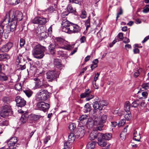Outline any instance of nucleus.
I'll return each mask as SVG.
<instances>
[{
    "instance_id": "10",
    "label": "nucleus",
    "mask_w": 149,
    "mask_h": 149,
    "mask_svg": "<svg viewBox=\"0 0 149 149\" xmlns=\"http://www.w3.org/2000/svg\"><path fill=\"white\" fill-rule=\"evenodd\" d=\"M91 91L89 89L85 90L84 93L81 94L80 95V97L81 98L86 97V101H89L91 99L94 97V95L91 94Z\"/></svg>"
},
{
    "instance_id": "16",
    "label": "nucleus",
    "mask_w": 149,
    "mask_h": 149,
    "mask_svg": "<svg viewBox=\"0 0 149 149\" xmlns=\"http://www.w3.org/2000/svg\"><path fill=\"white\" fill-rule=\"evenodd\" d=\"M17 23V22L16 20L14 21L13 20H11L10 24V31L8 30L6 33H9L10 31L12 32L14 31L16 29Z\"/></svg>"
},
{
    "instance_id": "17",
    "label": "nucleus",
    "mask_w": 149,
    "mask_h": 149,
    "mask_svg": "<svg viewBox=\"0 0 149 149\" xmlns=\"http://www.w3.org/2000/svg\"><path fill=\"white\" fill-rule=\"evenodd\" d=\"M29 115L27 113H25L22 114L19 120V123H21V124L25 123L28 119Z\"/></svg>"
},
{
    "instance_id": "31",
    "label": "nucleus",
    "mask_w": 149,
    "mask_h": 149,
    "mask_svg": "<svg viewBox=\"0 0 149 149\" xmlns=\"http://www.w3.org/2000/svg\"><path fill=\"white\" fill-rule=\"evenodd\" d=\"M75 139V136H74V134L72 133H70L68 136V141L72 143L74 141Z\"/></svg>"
},
{
    "instance_id": "40",
    "label": "nucleus",
    "mask_w": 149,
    "mask_h": 149,
    "mask_svg": "<svg viewBox=\"0 0 149 149\" xmlns=\"http://www.w3.org/2000/svg\"><path fill=\"white\" fill-rule=\"evenodd\" d=\"M84 109L85 110L87 113L90 112L91 110L90 104L88 103L86 104L84 106Z\"/></svg>"
},
{
    "instance_id": "6",
    "label": "nucleus",
    "mask_w": 149,
    "mask_h": 149,
    "mask_svg": "<svg viewBox=\"0 0 149 149\" xmlns=\"http://www.w3.org/2000/svg\"><path fill=\"white\" fill-rule=\"evenodd\" d=\"M72 24L66 19L63 20L61 24L63 26V31L69 33Z\"/></svg>"
},
{
    "instance_id": "12",
    "label": "nucleus",
    "mask_w": 149,
    "mask_h": 149,
    "mask_svg": "<svg viewBox=\"0 0 149 149\" xmlns=\"http://www.w3.org/2000/svg\"><path fill=\"white\" fill-rule=\"evenodd\" d=\"M17 107H22L24 106L26 104V101L22 97L19 96H17L15 99Z\"/></svg>"
},
{
    "instance_id": "28",
    "label": "nucleus",
    "mask_w": 149,
    "mask_h": 149,
    "mask_svg": "<svg viewBox=\"0 0 149 149\" xmlns=\"http://www.w3.org/2000/svg\"><path fill=\"white\" fill-rule=\"evenodd\" d=\"M131 104L129 101H126L124 105V109L126 112H129Z\"/></svg>"
},
{
    "instance_id": "43",
    "label": "nucleus",
    "mask_w": 149,
    "mask_h": 149,
    "mask_svg": "<svg viewBox=\"0 0 149 149\" xmlns=\"http://www.w3.org/2000/svg\"><path fill=\"white\" fill-rule=\"evenodd\" d=\"M88 117L89 116L86 114L83 115L79 117V120L81 121H83L87 119Z\"/></svg>"
},
{
    "instance_id": "27",
    "label": "nucleus",
    "mask_w": 149,
    "mask_h": 149,
    "mask_svg": "<svg viewBox=\"0 0 149 149\" xmlns=\"http://www.w3.org/2000/svg\"><path fill=\"white\" fill-rule=\"evenodd\" d=\"M97 131H93L91 132L89 136V139L92 140H94L95 138H97Z\"/></svg>"
},
{
    "instance_id": "22",
    "label": "nucleus",
    "mask_w": 149,
    "mask_h": 149,
    "mask_svg": "<svg viewBox=\"0 0 149 149\" xmlns=\"http://www.w3.org/2000/svg\"><path fill=\"white\" fill-rule=\"evenodd\" d=\"M36 33L38 35H40L42 38H45V35H46V32L45 31L41 30V28H38L36 30Z\"/></svg>"
},
{
    "instance_id": "52",
    "label": "nucleus",
    "mask_w": 149,
    "mask_h": 149,
    "mask_svg": "<svg viewBox=\"0 0 149 149\" xmlns=\"http://www.w3.org/2000/svg\"><path fill=\"white\" fill-rule=\"evenodd\" d=\"M15 88L16 90L19 91L22 88L21 84L19 83L16 84L15 85Z\"/></svg>"
},
{
    "instance_id": "59",
    "label": "nucleus",
    "mask_w": 149,
    "mask_h": 149,
    "mask_svg": "<svg viewBox=\"0 0 149 149\" xmlns=\"http://www.w3.org/2000/svg\"><path fill=\"white\" fill-rule=\"evenodd\" d=\"M25 40L21 38L20 40V45L21 47L23 46L25 44Z\"/></svg>"
},
{
    "instance_id": "7",
    "label": "nucleus",
    "mask_w": 149,
    "mask_h": 149,
    "mask_svg": "<svg viewBox=\"0 0 149 149\" xmlns=\"http://www.w3.org/2000/svg\"><path fill=\"white\" fill-rule=\"evenodd\" d=\"M108 104L107 102L105 100H100L99 102H95L93 103V107L95 110L98 109L102 110L104 106H107Z\"/></svg>"
},
{
    "instance_id": "62",
    "label": "nucleus",
    "mask_w": 149,
    "mask_h": 149,
    "mask_svg": "<svg viewBox=\"0 0 149 149\" xmlns=\"http://www.w3.org/2000/svg\"><path fill=\"white\" fill-rule=\"evenodd\" d=\"M50 139V136H48L44 139V142L45 144H47L48 141Z\"/></svg>"
},
{
    "instance_id": "54",
    "label": "nucleus",
    "mask_w": 149,
    "mask_h": 149,
    "mask_svg": "<svg viewBox=\"0 0 149 149\" xmlns=\"http://www.w3.org/2000/svg\"><path fill=\"white\" fill-rule=\"evenodd\" d=\"M2 100L5 103L8 104L10 103L9 99L8 97H4L3 98Z\"/></svg>"
},
{
    "instance_id": "50",
    "label": "nucleus",
    "mask_w": 149,
    "mask_h": 149,
    "mask_svg": "<svg viewBox=\"0 0 149 149\" xmlns=\"http://www.w3.org/2000/svg\"><path fill=\"white\" fill-rule=\"evenodd\" d=\"M142 70L141 69H139V70L136 71L134 74V76L135 77H137L140 74V73L142 71Z\"/></svg>"
},
{
    "instance_id": "37",
    "label": "nucleus",
    "mask_w": 149,
    "mask_h": 149,
    "mask_svg": "<svg viewBox=\"0 0 149 149\" xmlns=\"http://www.w3.org/2000/svg\"><path fill=\"white\" fill-rule=\"evenodd\" d=\"M140 103L139 101L138 100H134L132 103V106L133 107L136 108Z\"/></svg>"
},
{
    "instance_id": "18",
    "label": "nucleus",
    "mask_w": 149,
    "mask_h": 149,
    "mask_svg": "<svg viewBox=\"0 0 149 149\" xmlns=\"http://www.w3.org/2000/svg\"><path fill=\"white\" fill-rule=\"evenodd\" d=\"M49 49L51 54H53L56 51L58 52V49L56 48V45L55 44H51L49 46Z\"/></svg>"
},
{
    "instance_id": "47",
    "label": "nucleus",
    "mask_w": 149,
    "mask_h": 149,
    "mask_svg": "<svg viewBox=\"0 0 149 149\" xmlns=\"http://www.w3.org/2000/svg\"><path fill=\"white\" fill-rule=\"evenodd\" d=\"M18 68L19 70H23L26 68V66L25 64L23 63L22 64H20L18 66Z\"/></svg>"
},
{
    "instance_id": "39",
    "label": "nucleus",
    "mask_w": 149,
    "mask_h": 149,
    "mask_svg": "<svg viewBox=\"0 0 149 149\" xmlns=\"http://www.w3.org/2000/svg\"><path fill=\"white\" fill-rule=\"evenodd\" d=\"M76 127V124L74 123H70L68 128L71 131H73Z\"/></svg>"
},
{
    "instance_id": "2",
    "label": "nucleus",
    "mask_w": 149,
    "mask_h": 149,
    "mask_svg": "<svg viewBox=\"0 0 149 149\" xmlns=\"http://www.w3.org/2000/svg\"><path fill=\"white\" fill-rule=\"evenodd\" d=\"M55 44L56 48L58 49H64L69 50L71 49L72 46L67 45L66 41L63 39L60 38H56Z\"/></svg>"
},
{
    "instance_id": "34",
    "label": "nucleus",
    "mask_w": 149,
    "mask_h": 149,
    "mask_svg": "<svg viewBox=\"0 0 149 149\" xmlns=\"http://www.w3.org/2000/svg\"><path fill=\"white\" fill-rule=\"evenodd\" d=\"M8 2L10 4L15 5L20 3V0H8Z\"/></svg>"
},
{
    "instance_id": "20",
    "label": "nucleus",
    "mask_w": 149,
    "mask_h": 149,
    "mask_svg": "<svg viewBox=\"0 0 149 149\" xmlns=\"http://www.w3.org/2000/svg\"><path fill=\"white\" fill-rule=\"evenodd\" d=\"M6 21L9 22V20L8 19H5L0 25V37L2 36L3 33L5 34V30H3L4 25Z\"/></svg>"
},
{
    "instance_id": "21",
    "label": "nucleus",
    "mask_w": 149,
    "mask_h": 149,
    "mask_svg": "<svg viewBox=\"0 0 149 149\" xmlns=\"http://www.w3.org/2000/svg\"><path fill=\"white\" fill-rule=\"evenodd\" d=\"M133 139L137 141H140L141 137L139 133H138L136 130H134L133 132Z\"/></svg>"
},
{
    "instance_id": "3",
    "label": "nucleus",
    "mask_w": 149,
    "mask_h": 149,
    "mask_svg": "<svg viewBox=\"0 0 149 149\" xmlns=\"http://www.w3.org/2000/svg\"><path fill=\"white\" fill-rule=\"evenodd\" d=\"M9 16L11 20L17 21H21L22 18V13L19 11L15 10L14 9H11L9 13Z\"/></svg>"
},
{
    "instance_id": "41",
    "label": "nucleus",
    "mask_w": 149,
    "mask_h": 149,
    "mask_svg": "<svg viewBox=\"0 0 149 149\" xmlns=\"http://www.w3.org/2000/svg\"><path fill=\"white\" fill-rule=\"evenodd\" d=\"M67 8V10L69 13H74L75 12V9H74L72 6L70 4L68 5Z\"/></svg>"
},
{
    "instance_id": "55",
    "label": "nucleus",
    "mask_w": 149,
    "mask_h": 149,
    "mask_svg": "<svg viewBox=\"0 0 149 149\" xmlns=\"http://www.w3.org/2000/svg\"><path fill=\"white\" fill-rule=\"evenodd\" d=\"M123 13V10L121 8H120V12L118 13L117 14V16L116 17V21L118 20V18L119 17V15H121Z\"/></svg>"
},
{
    "instance_id": "61",
    "label": "nucleus",
    "mask_w": 149,
    "mask_h": 149,
    "mask_svg": "<svg viewBox=\"0 0 149 149\" xmlns=\"http://www.w3.org/2000/svg\"><path fill=\"white\" fill-rule=\"evenodd\" d=\"M86 40V38L84 36H82L80 39V41L81 43L84 42Z\"/></svg>"
},
{
    "instance_id": "60",
    "label": "nucleus",
    "mask_w": 149,
    "mask_h": 149,
    "mask_svg": "<svg viewBox=\"0 0 149 149\" xmlns=\"http://www.w3.org/2000/svg\"><path fill=\"white\" fill-rule=\"evenodd\" d=\"M99 75L100 74L98 73H97L96 74H95V76L93 81L96 82L97 80L98 79Z\"/></svg>"
},
{
    "instance_id": "13",
    "label": "nucleus",
    "mask_w": 149,
    "mask_h": 149,
    "mask_svg": "<svg viewBox=\"0 0 149 149\" xmlns=\"http://www.w3.org/2000/svg\"><path fill=\"white\" fill-rule=\"evenodd\" d=\"M47 22L46 18L42 17H36L32 20L33 23L40 25L45 24Z\"/></svg>"
},
{
    "instance_id": "32",
    "label": "nucleus",
    "mask_w": 149,
    "mask_h": 149,
    "mask_svg": "<svg viewBox=\"0 0 149 149\" xmlns=\"http://www.w3.org/2000/svg\"><path fill=\"white\" fill-rule=\"evenodd\" d=\"M8 77L3 73L0 74V80L1 81H6L8 80Z\"/></svg>"
},
{
    "instance_id": "33",
    "label": "nucleus",
    "mask_w": 149,
    "mask_h": 149,
    "mask_svg": "<svg viewBox=\"0 0 149 149\" xmlns=\"http://www.w3.org/2000/svg\"><path fill=\"white\" fill-rule=\"evenodd\" d=\"M24 92L28 97H31L33 93V92L29 89L24 90Z\"/></svg>"
},
{
    "instance_id": "58",
    "label": "nucleus",
    "mask_w": 149,
    "mask_h": 149,
    "mask_svg": "<svg viewBox=\"0 0 149 149\" xmlns=\"http://www.w3.org/2000/svg\"><path fill=\"white\" fill-rule=\"evenodd\" d=\"M82 18H84L86 17V13L85 11L82 12V14L80 16Z\"/></svg>"
},
{
    "instance_id": "46",
    "label": "nucleus",
    "mask_w": 149,
    "mask_h": 149,
    "mask_svg": "<svg viewBox=\"0 0 149 149\" xmlns=\"http://www.w3.org/2000/svg\"><path fill=\"white\" fill-rule=\"evenodd\" d=\"M31 117L33 120H36L42 116L41 115L33 114L31 115Z\"/></svg>"
},
{
    "instance_id": "56",
    "label": "nucleus",
    "mask_w": 149,
    "mask_h": 149,
    "mask_svg": "<svg viewBox=\"0 0 149 149\" xmlns=\"http://www.w3.org/2000/svg\"><path fill=\"white\" fill-rule=\"evenodd\" d=\"M9 140L11 141L12 142H13L16 144H17V142L18 141L17 138L16 137H14L11 138Z\"/></svg>"
},
{
    "instance_id": "57",
    "label": "nucleus",
    "mask_w": 149,
    "mask_h": 149,
    "mask_svg": "<svg viewBox=\"0 0 149 149\" xmlns=\"http://www.w3.org/2000/svg\"><path fill=\"white\" fill-rule=\"evenodd\" d=\"M125 120L122 119L118 122V126H122L125 124Z\"/></svg>"
},
{
    "instance_id": "8",
    "label": "nucleus",
    "mask_w": 149,
    "mask_h": 149,
    "mask_svg": "<svg viewBox=\"0 0 149 149\" xmlns=\"http://www.w3.org/2000/svg\"><path fill=\"white\" fill-rule=\"evenodd\" d=\"M11 107L9 105H5L3 106L0 112L1 116L3 117L8 116L11 112Z\"/></svg>"
},
{
    "instance_id": "36",
    "label": "nucleus",
    "mask_w": 149,
    "mask_h": 149,
    "mask_svg": "<svg viewBox=\"0 0 149 149\" xmlns=\"http://www.w3.org/2000/svg\"><path fill=\"white\" fill-rule=\"evenodd\" d=\"M107 116L106 115H103L100 118V123L101 124L104 123L106 120Z\"/></svg>"
},
{
    "instance_id": "63",
    "label": "nucleus",
    "mask_w": 149,
    "mask_h": 149,
    "mask_svg": "<svg viewBox=\"0 0 149 149\" xmlns=\"http://www.w3.org/2000/svg\"><path fill=\"white\" fill-rule=\"evenodd\" d=\"M130 42V40L129 39L125 37L124 38V40H123V42L124 43L126 44L127 43H128L129 42Z\"/></svg>"
},
{
    "instance_id": "15",
    "label": "nucleus",
    "mask_w": 149,
    "mask_h": 149,
    "mask_svg": "<svg viewBox=\"0 0 149 149\" xmlns=\"http://www.w3.org/2000/svg\"><path fill=\"white\" fill-rule=\"evenodd\" d=\"M13 44L11 42H9L4 45L0 49V52H7L12 47Z\"/></svg>"
},
{
    "instance_id": "26",
    "label": "nucleus",
    "mask_w": 149,
    "mask_h": 149,
    "mask_svg": "<svg viewBox=\"0 0 149 149\" xmlns=\"http://www.w3.org/2000/svg\"><path fill=\"white\" fill-rule=\"evenodd\" d=\"M10 58L9 56L6 54H0V61H5Z\"/></svg>"
},
{
    "instance_id": "53",
    "label": "nucleus",
    "mask_w": 149,
    "mask_h": 149,
    "mask_svg": "<svg viewBox=\"0 0 149 149\" xmlns=\"http://www.w3.org/2000/svg\"><path fill=\"white\" fill-rule=\"evenodd\" d=\"M149 11V5H146L144 8L143 11L145 13H146Z\"/></svg>"
},
{
    "instance_id": "23",
    "label": "nucleus",
    "mask_w": 149,
    "mask_h": 149,
    "mask_svg": "<svg viewBox=\"0 0 149 149\" xmlns=\"http://www.w3.org/2000/svg\"><path fill=\"white\" fill-rule=\"evenodd\" d=\"M23 57L21 55L18 56L16 59V64L17 65H19L20 64L24 63V61Z\"/></svg>"
},
{
    "instance_id": "64",
    "label": "nucleus",
    "mask_w": 149,
    "mask_h": 149,
    "mask_svg": "<svg viewBox=\"0 0 149 149\" xmlns=\"http://www.w3.org/2000/svg\"><path fill=\"white\" fill-rule=\"evenodd\" d=\"M118 36L119 38L121 40H122L123 39V34L122 33H119L118 35Z\"/></svg>"
},
{
    "instance_id": "4",
    "label": "nucleus",
    "mask_w": 149,
    "mask_h": 149,
    "mask_svg": "<svg viewBox=\"0 0 149 149\" xmlns=\"http://www.w3.org/2000/svg\"><path fill=\"white\" fill-rule=\"evenodd\" d=\"M48 93L45 89H41L37 93L36 99L38 100L45 101L48 98Z\"/></svg>"
},
{
    "instance_id": "44",
    "label": "nucleus",
    "mask_w": 149,
    "mask_h": 149,
    "mask_svg": "<svg viewBox=\"0 0 149 149\" xmlns=\"http://www.w3.org/2000/svg\"><path fill=\"white\" fill-rule=\"evenodd\" d=\"M94 121V125H98L101 124L100 123V118L98 117H96L93 120Z\"/></svg>"
},
{
    "instance_id": "30",
    "label": "nucleus",
    "mask_w": 149,
    "mask_h": 149,
    "mask_svg": "<svg viewBox=\"0 0 149 149\" xmlns=\"http://www.w3.org/2000/svg\"><path fill=\"white\" fill-rule=\"evenodd\" d=\"M96 142L95 141H91L89 142L87 145V148L88 149H93L95 147Z\"/></svg>"
},
{
    "instance_id": "45",
    "label": "nucleus",
    "mask_w": 149,
    "mask_h": 149,
    "mask_svg": "<svg viewBox=\"0 0 149 149\" xmlns=\"http://www.w3.org/2000/svg\"><path fill=\"white\" fill-rule=\"evenodd\" d=\"M2 119L0 118V122H1L0 123V125L1 126H7L8 125V122L7 120L1 121Z\"/></svg>"
},
{
    "instance_id": "38",
    "label": "nucleus",
    "mask_w": 149,
    "mask_h": 149,
    "mask_svg": "<svg viewBox=\"0 0 149 149\" xmlns=\"http://www.w3.org/2000/svg\"><path fill=\"white\" fill-rule=\"evenodd\" d=\"M112 135L111 133H106L104 135L103 139L109 140L111 138Z\"/></svg>"
},
{
    "instance_id": "5",
    "label": "nucleus",
    "mask_w": 149,
    "mask_h": 149,
    "mask_svg": "<svg viewBox=\"0 0 149 149\" xmlns=\"http://www.w3.org/2000/svg\"><path fill=\"white\" fill-rule=\"evenodd\" d=\"M38 109L45 112L48 111L50 108L49 104L43 102H40L37 103L36 105Z\"/></svg>"
},
{
    "instance_id": "48",
    "label": "nucleus",
    "mask_w": 149,
    "mask_h": 149,
    "mask_svg": "<svg viewBox=\"0 0 149 149\" xmlns=\"http://www.w3.org/2000/svg\"><path fill=\"white\" fill-rule=\"evenodd\" d=\"M141 87L142 88L145 90L149 89V82L148 83H146L142 84Z\"/></svg>"
},
{
    "instance_id": "1",
    "label": "nucleus",
    "mask_w": 149,
    "mask_h": 149,
    "mask_svg": "<svg viewBox=\"0 0 149 149\" xmlns=\"http://www.w3.org/2000/svg\"><path fill=\"white\" fill-rule=\"evenodd\" d=\"M45 47L40 44L34 47L32 50V54L33 56L37 59L42 58L44 56V52Z\"/></svg>"
},
{
    "instance_id": "51",
    "label": "nucleus",
    "mask_w": 149,
    "mask_h": 149,
    "mask_svg": "<svg viewBox=\"0 0 149 149\" xmlns=\"http://www.w3.org/2000/svg\"><path fill=\"white\" fill-rule=\"evenodd\" d=\"M97 138L98 140L103 139V136L104 134H103L98 133L97 132Z\"/></svg>"
},
{
    "instance_id": "14",
    "label": "nucleus",
    "mask_w": 149,
    "mask_h": 149,
    "mask_svg": "<svg viewBox=\"0 0 149 149\" xmlns=\"http://www.w3.org/2000/svg\"><path fill=\"white\" fill-rule=\"evenodd\" d=\"M34 81L35 85L33 89L35 90L37 89H41L42 87V83L38 77H35L33 79Z\"/></svg>"
},
{
    "instance_id": "29",
    "label": "nucleus",
    "mask_w": 149,
    "mask_h": 149,
    "mask_svg": "<svg viewBox=\"0 0 149 149\" xmlns=\"http://www.w3.org/2000/svg\"><path fill=\"white\" fill-rule=\"evenodd\" d=\"M98 143L99 146L102 147L104 146L107 143V141H105L104 139L98 140Z\"/></svg>"
},
{
    "instance_id": "19",
    "label": "nucleus",
    "mask_w": 149,
    "mask_h": 149,
    "mask_svg": "<svg viewBox=\"0 0 149 149\" xmlns=\"http://www.w3.org/2000/svg\"><path fill=\"white\" fill-rule=\"evenodd\" d=\"M87 119L86 123L87 127L88 128H92L94 125L93 120L92 118L90 117L89 116Z\"/></svg>"
},
{
    "instance_id": "35",
    "label": "nucleus",
    "mask_w": 149,
    "mask_h": 149,
    "mask_svg": "<svg viewBox=\"0 0 149 149\" xmlns=\"http://www.w3.org/2000/svg\"><path fill=\"white\" fill-rule=\"evenodd\" d=\"M16 144L15 143L12 142V141L10 140H9L8 142V146L9 148H10L11 149H14L17 146V145H15Z\"/></svg>"
},
{
    "instance_id": "11",
    "label": "nucleus",
    "mask_w": 149,
    "mask_h": 149,
    "mask_svg": "<svg viewBox=\"0 0 149 149\" xmlns=\"http://www.w3.org/2000/svg\"><path fill=\"white\" fill-rule=\"evenodd\" d=\"M81 27L77 24L73 23L68 34L75 33L80 32Z\"/></svg>"
},
{
    "instance_id": "9",
    "label": "nucleus",
    "mask_w": 149,
    "mask_h": 149,
    "mask_svg": "<svg viewBox=\"0 0 149 149\" xmlns=\"http://www.w3.org/2000/svg\"><path fill=\"white\" fill-rule=\"evenodd\" d=\"M59 74V72L54 70L49 71L46 73L47 78L48 79V81H52L58 76Z\"/></svg>"
},
{
    "instance_id": "25",
    "label": "nucleus",
    "mask_w": 149,
    "mask_h": 149,
    "mask_svg": "<svg viewBox=\"0 0 149 149\" xmlns=\"http://www.w3.org/2000/svg\"><path fill=\"white\" fill-rule=\"evenodd\" d=\"M72 143L68 141H64V149H71Z\"/></svg>"
},
{
    "instance_id": "42",
    "label": "nucleus",
    "mask_w": 149,
    "mask_h": 149,
    "mask_svg": "<svg viewBox=\"0 0 149 149\" xmlns=\"http://www.w3.org/2000/svg\"><path fill=\"white\" fill-rule=\"evenodd\" d=\"M79 132H80L79 135L83 136L85 133V128L84 126H81L79 129Z\"/></svg>"
},
{
    "instance_id": "24",
    "label": "nucleus",
    "mask_w": 149,
    "mask_h": 149,
    "mask_svg": "<svg viewBox=\"0 0 149 149\" xmlns=\"http://www.w3.org/2000/svg\"><path fill=\"white\" fill-rule=\"evenodd\" d=\"M54 64L58 68H59L62 66L61 63V60L59 59L58 58L54 59Z\"/></svg>"
},
{
    "instance_id": "49",
    "label": "nucleus",
    "mask_w": 149,
    "mask_h": 149,
    "mask_svg": "<svg viewBox=\"0 0 149 149\" xmlns=\"http://www.w3.org/2000/svg\"><path fill=\"white\" fill-rule=\"evenodd\" d=\"M128 113L125 114L124 117L127 120H129L131 119L132 117L131 114L130 112Z\"/></svg>"
}]
</instances>
